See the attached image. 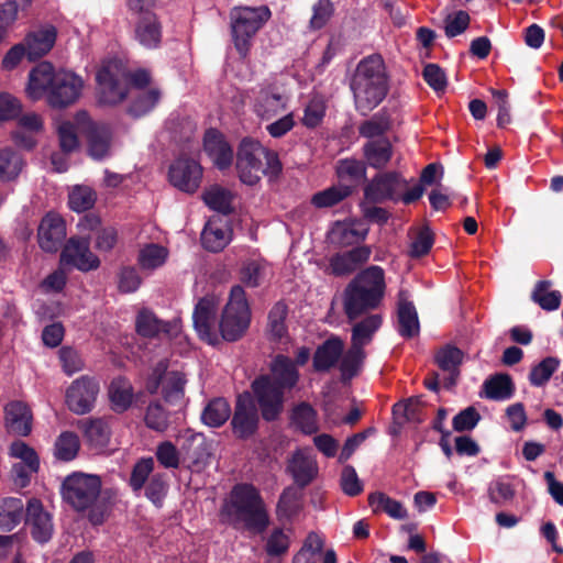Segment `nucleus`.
Masks as SVG:
<instances>
[{"mask_svg": "<svg viewBox=\"0 0 563 563\" xmlns=\"http://www.w3.org/2000/svg\"><path fill=\"white\" fill-rule=\"evenodd\" d=\"M84 88L85 80L75 71L42 62L30 70L25 93L32 101L44 98L49 107L64 109L80 99Z\"/></svg>", "mask_w": 563, "mask_h": 563, "instance_id": "f257e3e1", "label": "nucleus"}, {"mask_svg": "<svg viewBox=\"0 0 563 563\" xmlns=\"http://www.w3.org/2000/svg\"><path fill=\"white\" fill-rule=\"evenodd\" d=\"M388 76L383 58L371 55L362 59L352 77L351 89L356 109L366 114L387 96Z\"/></svg>", "mask_w": 563, "mask_h": 563, "instance_id": "f03ea898", "label": "nucleus"}, {"mask_svg": "<svg viewBox=\"0 0 563 563\" xmlns=\"http://www.w3.org/2000/svg\"><path fill=\"white\" fill-rule=\"evenodd\" d=\"M385 275L379 266H369L358 273L344 292V311L350 320L367 309L376 308L385 295Z\"/></svg>", "mask_w": 563, "mask_h": 563, "instance_id": "7ed1b4c3", "label": "nucleus"}, {"mask_svg": "<svg viewBox=\"0 0 563 563\" xmlns=\"http://www.w3.org/2000/svg\"><path fill=\"white\" fill-rule=\"evenodd\" d=\"M236 170L240 180L256 185L263 176L275 178L282 170L278 155L253 139H244L236 154Z\"/></svg>", "mask_w": 563, "mask_h": 563, "instance_id": "20e7f679", "label": "nucleus"}, {"mask_svg": "<svg viewBox=\"0 0 563 563\" xmlns=\"http://www.w3.org/2000/svg\"><path fill=\"white\" fill-rule=\"evenodd\" d=\"M223 515L232 522L243 523L250 529H264L268 523L267 512L258 490L249 484L233 487L222 507Z\"/></svg>", "mask_w": 563, "mask_h": 563, "instance_id": "39448f33", "label": "nucleus"}, {"mask_svg": "<svg viewBox=\"0 0 563 563\" xmlns=\"http://www.w3.org/2000/svg\"><path fill=\"white\" fill-rule=\"evenodd\" d=\"M267 5H236L230 11L231 36L238 53L245 57L251 48L252 38L271 19Z\"/></svg>", "mask_w": 563, "mask_h": 563, "instance_id": "423d86ee", "label": "nucleus"}, {"mask_svg": "<svg viewBox=\"0 0 563 563\" xmlns=\"http://www.w3.org/2000/svg\"><path fill=\"white\" fill-rule=\"evenodd\" d=\"M251 309L244 289L240 285L231 288L229 300L219 321V339L236 341L247 331Z\"/></svg>", "mask_w": 563, "mask_h": 563, "instance_id": "0eeeda50", "label": "nucleus"}, {"mask_svg": "<svg viewBox=\"0 0 563 563\" xmlns=\"http://www.w3.org/2000/svg\"><path fill=\"white\" fill-rule=\"evenodd\" d=\"M96 80L98 99L103 104L121 103L129 93V73L120 60L103 62L97 71Z\"/></svg>", "mask_w": 563, "mask_h": 563, "instance_id": "6e6552de", "label": "nucleus"}, {"mask_svg": "<svg viewBox=\"0 0 563 563\" xmlns=\"http://www.w3.org/2000/svg\"><path fill=\"white\" fill-rule=\"evenodd\" d=\"M186 376L183 372L170 368L167 361L158 362L146 382V389L151 394L161 390L166 404L183 406L185 399Z\"/></svg>", "mask_w": 563, "mask_h": 563, "instance_id": "1a4fd4ad", "label": "nucleus"}, {"mask_svg": "<svg viewBox=\"0 0 563 563\" xmlns=\"http://www.w3.org/2000/svg\"><path fill=\"white\" fill-rule=\"evenodd\" d=\"M100 489L101 481L97 475L74 473L64 479L62 494L67 504L82 511L96 503Z\"/></svg>", "mask_w": 563, "mask_h": 563, "instance_id": "9d476101", "label": "nucleus"}, {"mask_svg": "<svg viewBox=\"0 0 563 563\" xmlns=\"http://www.w3.org/2000/svg\"><path fill=\"white\" fill-rule=\"evenodd\" d=\"M75 119L78 129L84 134L87 154L96 161L108 157L113 140L110 126L92 121L86 111H78L75 114Z\"/></svg>", "mask_w": 563, "mask_h": 563, "instance_id": "9b49d317", "label": "nucleus"}, {"mask_svg": "<svg viewBox=\"0 0 563 563\" xmlns=\"http://www.w3.org/2000/svg\"><path fill=\"white\" fill-rule=\"evenodd\" d=\"M219 299L213 295L201 298L194 310V327L199 338L209 344L219 343V322L217 312Z\"/></svg>", "mask_w": 563, "mask_h": 563, "instance_id": "f8f14e48", "label": "nucleus"}, {"mask_svg": "<svg viewBox=\"0 0 563 563\" xmlns=\"http://www.w3.org/2000/svg\"><path fill=\"white\" fill-rule=\"evenodd\" d=\"M99 391L100 386L95 378L81 376L66 389V406L74 413L85 415L93 408Z\"/></svg>", "mask_w": 563, "mask_h": 563, "instance_id": "ddd939ff", "label": "nucleus"}, {"mask_svg": "<svg viewBox=\"0 0 563 563\" xmlns=\"http://www.w3.org/2000/svg\"><path fill=\"white\" fill-rule=\"evenodd\" d=\"M253 393L267 421L278 418L284 408V389L278 387L268 376H262L252 384Z\"/></svg>", "mask_w": 563, "mask_h": 563, "instance_id": "4468645a", "label": "nucleus"}, {"mask_svg": "<svg viewBox=\"0 0 563 563\" xmlns=\"http://www.w3.org/2000/svg\"><path fill=\"white\" fill-rule=\"evenodd\" d=\"M258 413L250 394L239 395L232 417V429L238 438L246 439L255 433L258 427Z\"/></svg>", "mask_w": 563, "mask_h": 563, "instance_id": "2eb2a0df", "label": "nucleus"}, {"mask_svg": "<svg viewBox=\"0 0 563 563\" xmlns=\"http://www.w3.org/2000/svg\"><path fill=\"white\" fill-rule=\"evenodd\" d=\"M202 168L198 162L190 158H179L169 168V180L181 191L192 194L201 183Z\"/></svg>", "mask_w": 563, "mask_h": 563, "instance_id": "dca6fc26", "label": "nucleus"}, {"mask_svg": "<svg viewBox=\"0 0 563 563\" xmlns=\"http://www.w3.org/2000/svg\"><path fill=\"white\" fill-rule=\"evenodd\" d=\"M181 461L187 463L188 467L200 471L210 457L209 446L202 433L187 430L181 435Z\"/></svg>", "mask_w": 563, "mask_h": 563, "instance_id": "f3484780", "label": "nucleus"}, {"mask_svg": "<svg viewBox=\"0 0 563 563\" xmlns=\"http://www.w3.org/2000/svg\"><path fill=\"white\" fill-rule=\"evenodd\" d=\"M60 262L69 264L79 271L88 272L97 269L100 265L99 258L90 251L88 240L71 238L66 243Z\"/></svg>", "mask_w": 563, "mask_h": 563, "instance_id": "a211bd4d", "label": "nucleus"}, {"mask_svg": "<svg viewBox=\"0 0 563 563\" xmlns=\"http://www.w3.org/2000/svg\"><path fill=\"white\" fill-rule=\"evenodd\" d=\"M66 236V227L62 217L48 212L41 221L37 230L40 247L48 253L56 252Z\"/></svg>", "mask_w": 563, "mask_h": 563, "instance_id": "6ab92c4d", "label": "nucleus"}, {"mask_svg": "<svg viewBox=\"0 0 563 563\" xmlns=\"http://www.w3.org/2000/svg\"><path fill=\"white\" fill-rule=\"evenodd\" d=\"M287 472L301 487L310 484L318 475V464L310 450L299 449L288 460Z\"/></svg>", "mask_w": 563, "mask_h": 563, "instance_id": "aec40b11", "label": "nucleus"}, {"mask_svg": "<svg viewBox=\"0 0 563 563\" xmlns=\"http://www.w3.org/2000/svg\"><path fill=\"white\" fill-rule=\"evenodd\" d=\"M405 184L400 175L396 172L383 173L375 176L366 186L364 194L366 200L371 202H382L387 199H394L396 192Z\"/></svg>", "mask_w": 563, "mask_h": 563, "instance_id": "412c9836", "label": "nucleus"}, {"mask_svg": "<svg viewBox=\"0 0 563 563\" xmlns=\"http://www.w3.org/2000/svg\"><path fill=\"white\" fill-rule=\"evenodd\" d=\"M26 523L33 538L38 542H46L53 534L51 515L44 509L37 499H31L26 507Z\"/></svg>", "mask_w": 563, "mask_h": 563, "instance_id": "4be33fe9", "label": "nucleus"}, {"mask_svg": "<svg viewBox=\"0 0 563 563\" xmlns=\"http://www.w3.org/2000/svg\"><path fill=\"white\" fill-rule=\"evenodd\" d=\"M136 330L141 335L148 338L159 334L174 336L180 331V324L178 319L165 322L159 320L152 311L143 310L137 316Z\"/></svg>", "mask_w": 563, "mask_h": 563, "instance_id": "5701e85b", "label": "nucleus"}, {"mask_svg": "<svg viewBox=\"0 0 563 563\" xmlns=\"http://www.w3.org/2000/svg\"><path fill=\"white\" fill-rule=\"evenodd\" d=\"M4 426L11 434L27 435L32 429L31 410L23 402H10L4 408Z\"/></svg>", "mask_w": 563, "mask_h": 563, "instance_id": "b1692460", "label": "nucleus"}, {"mask_svg": "<svg viewBox=\"0 0 563 563\" xmlns=\"http://www.w3.org/2000/svg\"><path fill=\"white\" fill-rule=\"evenodd\" d=\"M203 150L218 168L223 169L231 165L233 152L217 130L211 129L206 132Z\"/></svg>", "mask_w": 563, "mask_h": 563, "instance_id": "393cba45", "label": "nucleus"}, {"mask_svg": "<svg viewBox=\"0 0 563 563\" xmlns=\"http://www.w3.org/2000/svg\"><path fill=\"white\" fill-rule=\"evenodd\" d=\"M231 240V230L228 222L220 217L209 220L201 233V242L205 249L211 252L223 250Z\"/></svg>", "mask_w": 563, "mask_h": 563, "instance_id": "a878e982", "label": "nucleus"}, {"mask_svg": "<svg viewBox=\"0 0 563 563\" xmlns=\"http://www.w3.org/2000/svg\"><path fill=\"white\" fill-rule=\"evenodd\" d=\"M371 256L368 246H358L351 251L336 254L330 260V271L336 276L349 275L360 265L366 263Z\"/></svg>", "mask_w": 563, "mask_h": 563, "instance_id": "bb28decb", "label": "nucleus"}, {"mask_svg": "<svg viewBox=\"0 0 563 563\" xmlns=\"http://www.w3.org/2000/svg\"><path fill=\"white\" fill-rule=\"evenodd\" d=\"M287 102L288 97L285 93L263 90L256 100L255 112L262 120L269 121L286 110Z\"/></svg>", "mask_w": 563, "mask_h": 563, "instance_id": "cd10ccee", "label": "nucleus"}, {"mask_svg": "<svg viewBox=\"0 0 563 563\" xmlns=\"http://www.w3.org/2000/svg\"><path fill=\"white\" fill-rule=\"evenodd\" d=\"M344 351V342L332 336L323 342L313 355V367L316 371H328L334 365H339L341 355Z\"/></svg>", "mask_w": 563, "mask_h": 563, "instance_id": "c85d7f7f", "label": "nucleus"}, {"mask_svg": "<svg viewBox=\"0 0 563 563\" xmlns=\"http://www.w3.org/2000/svg\"><path fill=\"white\" fill-rule=\"evenodd\" d=\"M56 32L53 27L33 32L23 41L26 48V56L30 60H35L46 55L55 44Z\"/></svg>", "mask_w": 563, "mask_h": 563, "instance_id": "c756f323", "label": "nucleus"}, {"mask_svg": "<svg viewBox=\"0 0 563 563\" xmlns=\"http://www.w3.org/2000/svg\"><path fill=\"white\" fill-rule=\"evenodd\" d=\"M364 157L371 167L384 168L393 157V145L387 137L368 141L363 148Z\"/></svg>", "mask_w": 563, "mask_h": 563, "instance_id": "7c9ffc66", "label": "nucleus"}, {"mask_svg": "<svg viewBox=\"0 0 563 563\" xmlns=\"http://www.w3.org/2000/svg\"><path fill=\"white\" fill-rule=\"evenodd\" d=\"M135 35L137 41L147 48L156 47L161 42V26L156 15L146 11L139 18Z\"/></svg>", "mask_w": 563, "mask_h": 563, "instance_id": "2f4dec72", "label": "nucleus"}, {"mask_svg": "<svg viewBox=\"0 0 563 563\" xmlns=\"http://www.w3.org/2000/svg\"><path fill=\"white\" fill-rule=\"evenodd\" d=\"M271 371L272 377L269 378L283 389L292 388L299 379V374L294 362L284 355H277L275 357L272 363Z\"/></svg>", "mask_w": 563, "mask_h": 563, "instance_id": "473e14b6", "label": "nucleus"}, {"mask_svg": "<svg viewBox=\"0 0 563 563\" xmlns=\"http://www.w3.org/2000/svg\"><path fill=\"white\" fill-rule=\"evenodd\" d=\"M31 3L32 0H8L0 5V42L20 15L26 14Z\"/></svg>", "mask_w": 563, "mask_h": 563, "instance_id": "72a5a7b5", "label": "nucleus"}, {"mask_svg": "<svg viewBox=\"0 0 563 563\" xmlns=\"http://www.w3.org/2000/svg\"><path fill=\"white\" fill-rule=\"evenodd\" d=\"M382 322L383 320L379 314H371L356 322L352 328L351 344L361 349L369 344L375 332L380 328Z\"/></svg>", "mask_w": 563, "mask_h": 563, "instance_id": "f704fd0d", "label": "nucleus"}, {"mask_svg": "<svg viewBox=\"0 0 563 563\" xmlns=\"http://www.w3.org/2000/svg\"><path fill=\"white\" fill-rule=\"evenodd\" d=\"M435 361L441 369L450 374L448 386L454 385L459 376V366L463 361V352L455 346L446 345L438 351Z\"/></svg>", "mask_w": 563, "mask_h": 563, "instance_id": "c9c22d12", "label": "nucleus"}, {"mask_svg": "<svg viewBox=\"0 0 563 563\" xmlns=\"http://www.w3.org/2000/svg\"><path fill=\"white\" fill-rule=\"evenodd\" d=\"M24 505L19 498H4L0 501V530L11 531L23 517Z\"/></svg>", "mask_w": 563, "mask_h": 563, "instance_id": "e433bc0d", "label": "nucleus"}, {"mask_svg": "<svg viewBox=\"0 0 563 563\" xmlns=\"http://www.w3.org/2000/svg\"><path fill=\"white\" fill-rule=\"evenodd\" d=\"M133 387L128 379L118 377L111 382L109 397L117 411L126 410L133 401Z\"/></svg>", "mask_w": 563, "mask_h": 563, "instance_id": "4c0bfd02", "label": "nucleus"}, {"mask_svg": "<svg viewBox=\"0 0 563 563\" xmlns=\"http://www.w3.org/2000/svg\"><path fill=\"white\" fill-rule=\"evenodd\" d=\"M366 353L363 349L351 344L346 352H343L339 362V369L343 379H351L356 376L363 367Z\"/></svg>", "mask_w": 563, "mask_h": 563, "instance_id": "58836bf2", "label": "nucleus"}, {"mask_svg": "<svg viewBox=\"0 0 563 563\" xmlns=\"http://www.w3.org/2000/svg\"><path fill=\"white\" fill-rule=\"evenodd\" d=\"M368 504L374 512L384 511L398 520L406 519L408 514L402 504L384 493H374L368 496Z\"/></svg>", "mask_w": 563, "mask_h": 563, "instance_id": "ea45409f", "label": "nucleus"}, {"mask_svg": "<svg viewBox=\"0 0 563 563\" xmlns=\"http://www.w3.org/2000/svg\"><path fill=\"white\" fill-rule=\"evenodd\" d=\"M398 321L400 334L405 338H413L420 331L418 314L413 305L400 298L398 307Z\"/></svg>", "mask_w": 563, "mask_h": 563, "instance_id": "a19ab883", "label": "nucleus"}, {"mask_svg": "<svg viewBox=\"0 0 563 563\" xmlns=\"http://www.w3.org/2000/svg\"><path fill=\"white\" fill-rule=\"evenodd\" d=\"M231 416V407L224 398H214L203 409L201 419L205 424L218 428L225 423Z\"/></svg>", "mask_w": 563, "mask_h": 563, "instance_id": "79ce46f5", "label": "nucleus"}, {"mask_svg": "<svg viewBox=\"0 0 563 563\" xmlns=\"http://www.w3.org/2000/svg\"><path fill=\"white\" fill-rule=\"evenodd\" d=\"M78 124L75 118L74 121L58 120L56 122L55 129L58 137V143L64 154L73 153L79 148L80 142L76 132Z\"/></svg>", "mask_w": 563, "mask_h": 563, "instance_id": "37998d69", "label": "nucleus"}, {"mask_svg": "<svg viewBox=\"0 0 563 563\" xmlns=\"http://www.w3.org/2000/svg\"><path fill=\"white\" fill-rule=\"evenodd\" d=\"M353 188L349 185L339 184L314 194L311 203L317 208H330L351 196Z\"/></svg>", "mask_w": 563, "mask_h": 563, "instance_id": "c03bdc74", "label": "nucleus"}, {"mask_svg": "<svg viewBox=\"0 0 563 563\" xmlns=\"http://www.w3.org/2000/svg\"><path fill=\"white\" fill-rule=\"evenodd\" d=\"M514 385L511 378L505 374H498L484 383V395L488 399L505 400L512 396Z\"/></svg>", "mask_w": 563, "mask_h": 563, "instance_id": "a18cd8bd", "label": "nucleus"}, {"mask_svg": "<svg viewBox=\"0 0 563 563\" xmlns=\"http://www.w3.org/2000/svg\"><path fill=\"white\" fill-rule=\"evenodd\" d=\"M80 442L75 432L64 431L55 440L54 456L59 461L74 460L79 451Z\"/></svg>", "mask_w": 563, "mask_h": 563, "instance_id": "49530a36", "label": "nucleus"}, {"mask_svg": "<svg viewBox=\"0 0 563 563\" xmlns=\"http://www.w3.org/2000/svg\"><path fill=\"white\" fill-rule=\"evenodd\" d=\"M168 254L165 246L147 244L140 250L139 264L143 269L154 271L166 263Z\"/></svg>", "mask_w": 563, "mask_h": 563, "instance_id": "de8ad7c7", "label": "nucleus"}, {"mask_svg": "<svg viewBox=\"0 0 563 563\" xmlns=\"http://www.w3.org/2000/svg\"><path fill=\"white\" fill-rule=\"evenodd\" d=\"M531 298L544 310H555L561 303V292L552 289L550 282H540L536 285Z\"/></svg>", "mask_w": 563, "mask_h": 563, "instance_id": "09e8293b", "label": "nucleus"}, {"mask_svg": "<svg viewBox=\"0 0 563 563\" xmlns=\"http://www.w3.org/2000/svg\"><path fill=\"white\" fill-rule=\"evenodd\" d=\"M202 198L206 205L216 211L224 214L231 211L233 196L229 190L220 186L213 185L206 189Z\"/></svg>", "mask_w": 563, "mask_h": 563, "instance_id": "8fccbe9b", "label": "nucleus"}, {"mask_svg": "<svg viewBox=\"0 0 563 563\" xmlns=\"http://www.w3.org/2000/svg\"><path fill=\"white\" fill-rule=\"evenodd\" d=\"M267 266L263 261L252 260L245 262L240 271V279L247 287H257L266 278Z\"/></svg>", "mask_w": 563, "mask_h": 563, "instance_id": "3c124183", "label": "nucleus"}, {"mask_svg": "<svg viewBox=\"0 0 563 563\" xmlns=\"http://www.w3.org/2000/svg\"><path fill=\"white\" fill-rule=\"evenodd\" d=\"M390 128L391 122L389 118L384 113H379L363 122L358 128V132L362 136L371 141L384 137L383 135L388 132Z\"/></svg>", "mask_w": 563, "mask_h": 563, "instance_id": "603ef678", "label": "nucleus"}, {"mask_svg": "<svg viewBox=\"0 0 563 563\" xmlns=\"http://www.w3.org/2000/svg\"><path fill=\"white\" fill-rule=\"evenodd\" d=\"M291 420L303 433L311 434L318 430L317 413L308 404L294 408Z\"/></svg>", "mask_w": 563, "mask_h": 563, "instance_id": "864d4df0", "label": "nucleus"}, {"mask_svg": "<svg viewBox=\"0 0 563 563\" xmlns=\"http://www.w3.org/2000/svg\"><path fill=\"white\" fill-rule=\"evenodd\" d=\"M23 167L21 157L10 150L0 151V180L10 181L18 177Z\"/></svg>", "mask_w": 563, "mask_h": 563, "instance_id": "5fc2aeb1", "label": "nucleus"}, {"mask_svg": "<svg viewBox=\"0 0 563 563\" xmlns=\"http://www.w3.org/2000/svg\"><path fill=\"white\" fill-rule=\"evenodd\" d=\"M97 196L88 186H75L68 197L69 207L77 212L86 211L93 207Z\"/></svg>", "mask_w": 563, "mask_h": 563, "instance_id": "6e6d98bb", "label": "nucleus"}, {"mask_svg": "<svg viewBox=\"0 0 563 563\" xmlns=\"http://www.w3.org/2000/svg\"><path fill=\"white\" fill-rule=\"evenodd\" d=\"M287 308L284 303H276L268 316V333L273 340H282L287 334L285 319Z\"/></svg>", "mask_w": 563, "mask_h": 563, "instance_id": "4d7b16f0", "label": "nucleus"}, {"mask_svg": "<svg viewBox=\"0 0 563 563\" xmlns=\"http://www.w3.org/2000/svg\"><path fill=\"white\" fill-rule=\"evenodd\" d=\"M325 109V101L322 97L311 98L303 110L302 124L309 129L318 126L323 120Z\"/></svg>", "mask_w": 563, "mask_h": 563, "instance_id": "13d9d810", "label": "nucleus"}, {"mask_svg": "<svg viewBox=\"0 0 563 563\" xmlns=\"http://www.w3.org/2000/svg\"><path fill=\"white\" fill-rule=\"evenodd\" d=\"M85 435L91 446L104 448L110 439L108 426L101 420H92L85 424Z\"/></svg>", "mask_w": 563, "mask_h": 563, "instance_id": "bf43d9fd", "label": "nucleus"}, {"mask_svg": "<svg viewBox=\"0 0 563 563\" xmlns=\"http://www.w3.org/2000/svg\"><path fill=\"white\" fill-rule=\"evenodd\" d=\"M10 455L16 460H20L19 463L24 465L29 464L30 471H38L40 468V459L37 453L33 448L27 445L23 441H14L10 446Z\"/></svg>", "mask_w": 563, "mask_h": 563, "instance_id": "052dcab7", "label": "nucleus"}, {"mask_svg": "<svg viewBox=\"0 0 563 563\" xmlns=\"http://www.w3.org/2000/svg\"><path fill=\"white\" fill-rule=\"evenodd\" d=\"M560 361L558 358L548 357L536 365L529 375L532 385L541 386L547 383L552 374L559 368Z\"/></svg>", "mask_w": 563, "mask_h": 563, "instance_id": "680f3d73", "label": "nucleus"}, {"mask_svg": "<svg viewBox=\"0 0 563 563\" xmlns=\"http://www.w3.org/2000/svg\"><path fill=\"white\" fill-rule=\"evenodd\" d=\"M323 548V540L314 532L308 534L303 547L294 556L292 563H314L312 556L321 552Z\"/></svg>", "mask_w": 563, "mask_h": 563, "instance_id": "e2e57ef3", "label": "nucleus"}, {"mask_svg": "<svg viewBox=\"0 0 563 563\" xmlns=\"http://www.w3.org/2000/svg\"><path fill=\"white\" fill-rule=\"evenodd\" d=\"M364 164L356 159H342L336 165V175L341 180L354 181L365 177Z\"/></svg>", "mask_w": 563, "mask_h": 563, "instance_id": "0e129e2a", "label": "nucleus"}, {"mask_svg": "<svg viewBox=\"0 0 563 563\" xmlns=\"http://www.w3.org/2000/svg\"><path fill=\"white\" fill-rule=\"evenodd\" d=\"M157 461L166 468H177L181 460V451L169 441L162 442L156 449Z\"/></svg>", "mask_w": 563, "mask_h": 563, "instance_id": "69168bd1", "label": "nucleus"}, {"mask_svg": "<svg viewBox=\"0 0 563 563\" xmlns=\"http://www.w3.org/2000/svg\"><path fill=\"white\" fill-rule=\"evenodd\" d=\"M433 244V234L428 228L420 230L412 239L409 256L418 258L429 253Z\"/></svg>", "mask_w": 563, "mask_h": 563, "instance_id": "338daca9", "label": "nucleus"}, {"mask_svg": "<svg viewBox=\"0 0 563 563\" xmlns=\"http://www.w3.org/2000/svg\"><path fill=\"white\" fill-rule=\"evenodd\" d=\"M153 468L154 461L152 457L142 459L134 465L130 478V485L133 490H140L144 486Z\"/></svg>", "mask_w": 563, "mask_h": 563, "instance_id": "774afa93", "label": "nucleus"}]
</instances>
